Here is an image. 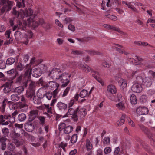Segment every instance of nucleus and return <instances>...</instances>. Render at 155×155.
<instances>
[{"instance_id":"obj_1","label":"nucleus","mask_w":155,"mask_h":155,"mask_svg":"<svg viewBox=\"0 0 155 155\" xmlns=\"http://www.w3.org/2000/svg\"><path fill=\"white\" fill-rule=\"evenodd\" d=\"M1 3L3 5L1 9L2 13H3L5 11L10 10L14 4L13 1L9 0H1Z\"/></svg>"},{"instance_id":"obj_2","label":"nucleus","mask_w":155,"mask_h":155,"mask_svg":"<svg viewBox=\"0 0 155 155\" xmlns=\"http://www.w3.org/2000/svg\"><path fill=\"white\" fill-rule=\"evenodd\" d=\"M138 126L140 129L147 136L150 141H152L153 142L154 141V136L147 127L140 124H138Z\"/></svg>"},{"instance_id":"obj_3","label":"nucleus","mask_w":155,"mask_h":155,"mask_svg":"<svg viewBox=\"0 0 155 155\" xmlns=\"http://www.w3.org/2000/svg\"><path fill=\"white\" fill-rule=\"evenodd\" d=\"M70 75L66 73H62L59 78L60 81L62 84L61 86V87H65L69 83Z\"/></svg>"},{"instance_id":"obj_4","label":"nucleus","mask_w":155,"mask_h":155,"mask_svg":"<svg viewBox=\"0 0 155 155\" xmlns=\"http://www.w3.org/2000/svg\"><path fill=\"white\" fill-rule=\"evenodd\" d=\"M47 86L53 91V98H55L58 93L57 90L59 86V84L57 83L54 81H52L49 82L47 84Z\"/></svg>"},{"instance_id":"obj_5","label":"nucleus","mask_w":155,"mask_h":155,"mask_svg":"<svg viewBox=\"0 0 155 155\" xmlns=\"http://www.w3.org/2000/svg\"><path fill=\"white\" fill-rule=\"evenodd\" d=\"M62 74V71L60 68H54L50 72V74L53 79L59 80Z\"/></svg>"},{"instance_id":"obj_6","label":"nucleus","mask_w":155,"mask_h":155,"mask_svg":"<svg viewBox=\"0 0 155 155\" xmlns=\"http://www.w3.org/2000/svg\"><path fill=\"white\" fill-rule=\"evenodd\" d=\"M10 118L11 114L8 113L0 115V122L2 123V125H8L10 123L9 120Z\"/></svg>"},{"instance_id":"obj_7","label":"nucleus","mask_w":155,"mask_h":155,"mask_svg":"<svg viewBox=\"0 0 155 155\" xmlns=\"http://www.w3.org/2000/svg\"><path fill=\"white\" fill-rule=\"evenodd\" d=\"M78 108H77L75 109V107H72L68 108V111L66 114L69 115H72V118L73 119L74 121L77 122L78 121L77 116V115Z\"/></svg>"},{"instance_id":"obj_8","label":"nucleus","mask_w":155,"mask_h":155,"mask_svg":"<svg viewBox=\"0 0 155 155\" xmlns=\"http://www.w3.org/2000/svg\"><path fill=\"white\" fill-rule=\"evenodd\" d=\"M12 84L10 82H7L2 85L1 87V89H3V91L4 93H9L11 91Z\"/></svg>"},{"instance_id":"obj_9","label":"nucleus","mask_w":155,"mask_h":155,"mask_svg":"<svg viewBox=\"0 0 155 155\" xmlns=\"http://www.w3.org/2000/svg\"><path fill=\"white\" fill-rule=\"evenodd\" d=\"M131 90L134 92L140 93L142 91V87L141 84L135 83L132 86Z\"/></svg>"},{"instance_id":"obj_10","label":"nucleus","mask_w":155,"mask_h":155,"mask_svg":"<svg viewBox=\"0 0 155 155\" xmlns=\"http://www.w3.org/2000/svg\"><path fill=\"white\" fill-rule=\"evenodd\" d=\"M77 108H78V111L77 115V116L78 120L79 117L82 118L86 115L87 114V110L85 108H81L79 109L78 107H77Z\"/></svg>"},{"instance_id":"obj_11","label":"nucleus","mask_w":155,"mask_h":155,"mask_svg":"<svg viewBox=\"0 0 155 155\" xmlns=\"http://www.w3.org/2000/svg\"><path fill=\"white\" fill-rule=\"evenodd\" d=\"M136 111L139 115L146 114L148 112V110L145 107H139L137 108Z\"/></svg>"},{"instance_id":"obj_12","label":"nucleus","mask_w":155,"mask_h":155,"mask_svg":"<svg viewBox=\"0 0 155 155\" xmlns=\"http://www.w3.org/2000/svg\"><path fill=\"white\" fill-rule=\"evenodd\" d=\"M32 121H29L28 122L26 123L24 125L25 129L28 132H32L34 129V125L33 124Z\"/></svg>"},{"instance_id":"obj_13","label":"nucleus","mask_w":155,"mask_h":155,"mask_svg":"<svg viewBox=\"0 0 155 155\" xmlns=\"http://www.w3.org/2000/svg\"><path fill=\"white\" fill-rule=\"evenodd\" d=\"M21 102L18 103V107L20 108L27 107L28 106L27 103H28V100L23 95L21 96Z\"/></svg>"},{"instance_id":"obj_14","label":"nucleus","mask_w":155,"mask_h":155,"mask_svg":"<svg viewBox=\"0 0 155 155\" xmlns=\"http://www.w3.org/2000/svg\"><path fill=\"white\" fill-rule=\"evenodd\" d=\"M28 121H32L38 116V110H33L30 112Z\"/></svg>"},{"instance_id":"obj_15","label":"nucleus","mask_w":155,"mask_h":155,"mask_svg":"<svg viewBox=\"0 0 155 155\" xmlns=\"http://www.w3.org/2000/svg\"><path fill=\"white\" fill-rule=\"evenodd\" d=\"M78 66L83 71L89 73L92 70V68L87 64H80L78 65Z\"/></svg>"},{"instance_id":"obj_16","label":"nucleus","mask_w":155,"mask_h":155,"mask_svg":"<svg viewBox=\"0 0 155 155\" xmlns=\"http://www.w3.org/2000/svg\"><path fill=\"white\" fill-rule=\"evenodd\" d=\"M28 66V64L26 65V67L24 70V76L26 78H28L31 76V74L32 71L31 67L27 68Z\"/></svg>"},{"instance_id":"obj_17","label":"nucleus","mask_w":155,"mask_h":155,"mask_svg":"<svg viewBox=\"0 0 155 155\" xmlns=\"http://www.w3.org/2000/svg\"><path fill=\"white\" fill-rule=\"evenodd\" d=\"M7 138L5 137H1L0 138V143L1 146V149L4 150L6 147V141Z\"/></svg>"},{"instance_id":"obj_18","label":"nucleus","mask_w":155,"mask_h":155,"mask_svg":"<svg viewBox=\"0 0 155 155\" xmlns=\"http://www.w3.org/2000/svg\"><path fill=\"white\" fill-rule=\"evenodd\" d=\"M25 95L26 97L28 99V100L31 101L32 98H34L35 96L36 95L35 92L27 90Z\"/></svg>"},{"instance_id":"obj_19","label":"nucleus","mask_w":155,"mask_h":155,"mask_svg":"<svg viewBox=\"0 0 155 155\" xmlns=\"http://www.w3.org/2000/svg\"><path fill=\"white\" fill-rule=\"evenodd\" d=\"M57 107L61 111L65 110L67 108V105L61 102H58L57 104Z\"/></svg>"},{"instance_id":"obj_20","label":"nucleus","mask_w":155,"mask_h":155,"mask_svg":"<svg viewBox=\"0 0 155 155\" xmlns=\"http://www.w3.org/2000/svg\"><path fill=\"white\" fill-rule=\"evenodd\" d=\"M144 86L147 87H150L152 85L151 79L149 77H145L143 83Z\"/></svg>"},{"instance_id":"obj_21","label":"nucleus","mask_w":155,"mask_h":155,"mask_svg":"<svg viewBox=\"0 0 155 155\" xmlns=\"http://www.w3.org/2000/svg\"><path fill=\"white\" fill-rule=\"evenodd\" d=\"M8 102L7 99H4L2 101V104L0 107L1 112L2 113H4L5 111L6 105Z\"/></svg>"},{"instance_id":"obj_22","label":"nucleus","mask_w":155,"mask_h":155,"mask_svg":"<svg viewBox=\"0 0 155 155\" xmlns=\"http://www.w3.org/2000/svg\"><path fill=\"white\" fill-rule=\"evenodd\" d=\"M107 90L113 94H115L117 91L115 86L112 85H109L107 86Z\"/></svg>"},{"instance_id":"obj_23","label":"nucleus","mask_w":155,"mask_h":155,"mask_svg":"<svg viewBox=\"0 0 155 155\" xmlns=\"http://www.w3.org/2000/svg\"><path fill=\"white\" fill-rule=\"evenodd\" d=\"M13 142L16 145V147H19L20 145L23 144L24 142L23 139H21L19 140L17 139L12 140Z\"/></svg>"},{"instance_id":"obj_24","label":"nucleus","mask_w":155,"mask_h":155,"mask_svg":"<svg viewBox=\"0 0 155 155\" xmlns=\"http://www.w3.org/2000/svg\"><path fill=\"white\" fill-rule=\"evenodd\" d=\"M24 89L23 86L18 87L14 89L12 91V92L20 94L24 91Z\"/></svg>"},{"instance_id":"obj_25","label":"nucleus","mask_w":155,"mask_h":155,"mask_svg":"<svg viewBox=\"0 0 155 155\" xmlns=\"http://www.w3.org/2000/svg\"><path fill=\"white\" fill-rule=\"evenodd\" d=\"M36 84L35 82H31L29 84L28 89L27 90L35 92V87Z\"/></svg>"},{"instance_id":"obj_26","label":"nucleus","mask_w":155,"mask_h":155,"mask_svg":"<svg viewBox=\"0 0 155 155\" xmlns=\"http://www.w3.org/2000/svg\"><path fill=\"white\" fill-rule=\"evenodd\" d=\"M18 112L17 110H15L11 115V118L9 119L10 123H13L15 121V117L18 114Z\"/></svg>"},{"instance_id":"obj_27","label":"nucleus","mask_w":155,"mask_h":155,"mask_svg":"<svg viewBox=\"0 0 155 155\" xmlns=\"http://www.w3.org/2000/svg\"><path fill=\"white\" fill-rule=\"evenodd\" d=\"M125 114H123L120 118V119L116 122V124L118 125V126H120L123 124L125 121Z\"/></svg>"},{"instance_id":"obj_28","label":"nucleus","mask_w":155,"mask_h":155,"mask_svg":"<svg viewBox=\"0 0 155 155\" xmlns=\"http://www.w3.org/2000/svg\"><path fill=\"white\" fill-rule=\"evenodd\" d=\"M88 91L85 89L82 90L79 94V96L81 98L86 97L88 96Z\"/></svg>"},{"instance_id":"obj_29","label":"nucleus","mask_w":155,"mask_h":155,"mask_svg":"<svg viewBox=\"0 0 155 155\" xmlns=\"http://www.w3.org/2000/svg\"><path fill=\"white\" fill-rule=\"evenodd\" d=\"M23 13L25 16L28 17L32 15L33 13V12L32 10L29 8L24 11Z\"/></svg>"},{"instance_id":"obj_30","label":"nucleus","mask_w":155,"mask_h":155,"mask_svg":"<svg viewBox=\"0 0 155 155\" xmlns=\"http://www.w3.org/2000/svg\"><path fill=\"white\" fill-rule=\"evenodd\" d=\"M29 56L27 54H22V57L21 58V62L22 63H26L29 60Z\"/></svg>"},{"instance_id":"obj_31","label":"nucleus","mask_w":155,"mask_h":155,"mask_svg":"<svg viewBox=\"0 0 155 155\" xmlns=\"http://www.w3.org/2000/svg\"><path fill=\"white\" fill-rule=\"evenodd\" d=\"M45 95V94L43 89H40L37 94V96L41 99L43 98Z\"/></svg>"},{"instance_id":"obj_32","label":"nucleus","mask_w":155,"mask_h":155,"mask_svg":"<svg viewBox=\"0 0 155 155\" xmlns=\"http://www.w3.org/2000/svg\"><path fill=\"white\" fill-rule=\"evenodd\" d=\"M7 74L9 76L12 77L13 79L15 78L16 77L17 73L15 71L14 69H12L7 72Z\"/></svg>"},{"instance_id":"obj_33","label":"nucleus","mask_w":155,"mask_h":155,"mask_svg":"<svg viewBox=\"0 0 155 155\" xmlns=\"http://www.w3.org/2000/svg\"><path fill=\"white\" fill-rule=\"evenodd\" d=\"M26 118V116L24 113H22L19 114L18 117V119L20 122H23L25 120Z\"/></svg>"},{"instance_id":"obj_34","label":"nucleus","mask_w":155,"mask_h":155,"mask_svg":"<svg viewBox=\"0 0 155 155\" xmlns=\"http://www.w3.org/2000/svg\"><path fill=\"white\" fill-rule=\"evenodd\" d=\"M73 129V128L72 126L70 125L66 126L64 130V132L66 134H68L71 132Z\"/></svg>"},{"instance_id":"obj_35","label":"nucleus","mask_w":155,"mask_h":155,"mask_svg":"<svg viewBox=\"0 0 155 155\" xmlns=\"http://www.w3.org/2000/svg\"><path fill=\"white\" fill-rule=\"evenodd\" d=\"M31 101H32L35 104L38 105L41 103V99L36 95L35 96L34 98H33Z\"/></svg>"},{"instance_id":"obj_36","label":"nucleus","mask_w":155,"mask_h":155,"mask_svg":"<svg viewBox=\"0 0 155 155\" xmlns=\"http://www.w3.org/2000/svg\"><path fill=\"white\" fill-rule=\"evenodd\" d=\"M130 100L132 104L135 105L137 103V99L136 95L134 94H132L130 96Z\"/></svg>"},{"instance_id":"obj_37","label":"nucleus","mask_w":155,"mask_h":155,"mask_svg":"<svg viewBox=\"0 0 155 155\" xmlns=\"http://www.w3.org/2000/svg\"><path fill=\"white\" fill-rule=\"evenodd\" d=\"M18 29L25 30L26 28L27 23L25 22L23 23L19 22L18 24Z\"/></svg>"},{"instance_id":"obj_38","label":"nucleus","mask_w":155,"mask_h":155,"mask_svg":"<svg viewBox=\"0 0 155 155\" xmlns=\"http://www.w3.org/2000/svg\"><path fill=\"white\" fill-rule=\"evenodd\" d=\"M85 51L90 55H100L101 54L100 52L93 50H86Z\"/></svg>"},{"instance_id":"obj_39","label":"nucleus","mask_w":155,"mask_h":155,"mask_svg":"<svg viewBox=\"0 0 155 155\" xmlns=\"http://www.w3.org/2000/svg\"><path fill=\"white\" fill-rule=\"evenodd\" d=\"M15 59L13 58L10 57L8 58L6 61V64L7 65L12 64L15 62Z\"/></svg>"},{"instance_id":"obj_40","label":"nucleus","mask_w":155,"mask_h":155,"mask_svg":"<svg viewBox=\"0 0 155 155\" xmlns=\"http://www.w3.org/2000/svg\"><path fill=\"white\" fill-rule=\"evenodd\" d=\"M40 70L41 69L39 68H36L34 69V75L35 77H37L41 75Z\"/></svg>"},{"instance_id":"obj_41","label":"nucleus","mask_w":155,"mask_h":155,"mask_svg":"<svg viewBox=\"0 0 155 155\" xmlns=\"http://www.w3.org/2000/svg\"><path fill=\"white\" fill-rule=\"evenodd\" d=\"M71 53L72 54L76 56L82 55L83 54V52L81 51L72 49Z\"/></svg>"},{"instance_id":"obj_42","label":"nucleus","mask_w":155,"mask_h":155,"mask_svg":"<svg viewBox=\"0 0 155 155\" xmlns=\"http://www.w3.org/2000/svg\"><path fill=\"white\" fill-rule=\"evenodd\" d=\"M2 132L4 136L2 137H5L6 138L8 137L9 134V130L6 127H4L2 129Z\"/></svg>"},{"instance_id":"obj_43","label":"nucleus","mask_w":155,"mask_h":155,"mask_svg":"<svg viewBox=\"0 0 155 155\" xmlns=\"http://www.w3.org/2000/svg\"><path fill=\"white\" fill-rule=\"evenodd\" d=\"M109 29L114 30L119 33H122V31L119 28L113 25H109Z\"/></svg>"},{"instance_id":"obj_44","label":"nucleus","mask_w":155,"mask_h":155,"mask_svg":"<svg viewBox=\"0 0 155 155\" xmlns=\"http://www.w3.org/2000/svg\"><path fill=\"white\" fill-rule=\"evenodd\" d=\"M21 32L19 31H16L15 33V36L17 40L19 41L22 37Z\"/></svg>"},{"instance_id":"obj_45","label":"nucleus","mask_w":155,"mask_h":155,"mask_svg":"<svg viewBox=\"0 0 155 155\" xmlns=\"http://www.w3.org/2000/svg\"><path fill=\"white\" fill-rule=\"evenodd\" d=\"M45 95L48 100H50L51 99L52 96L53 97V91L51 92L50 91H49L46 92Z\"/></svg>"},{"instance_id":"obj_46","label":"nucleus","mask_w":155,"mask_h":155,"mask_svg":"<svg viewBox=\"0 0 155 155\" xmlns=\"http://www.w3.org/2000/svg\"><path fill=\"white\" fill-rule=\"evenodd\" d=\"M22 63L21 62H20L18 63L16 68V69L17 70L21 71L23 70L25 68V66L22 64Z\"/></svg>"},{"instance_id":"obj_47","label":"nucleus","mask_w":155,"mask_h":155,"mask_svg":"<svg viewBox=\"0 0 155 155\" xmlns=\"http://www.w3.org/2000/svg\"><path fill=\"white\" fill-rule=\"evenodd\" d=\"M11 100L13 101H16L20 99V97L16 94H13L11 96Z\"/></svg>"},{"instance_id":"obj_48","label":"nucleus","mask_w":155,"mask_h":155,"mask_svg":"<svg viewBox=\"0 0 155 155\" xmlns=\"http://www.w3.org/2000/svg\"><path fill=\"white\" fill-rule=\"evenodd\" d=\"M147 97L146 95H143L140 97V103L144 104L147 101Z\"/></svg>"},{"instance_id":"obj_49","label":"nucleus","mask_w":155,"mask_h":155,"mask_svg":"<svg viewBox=\"0 0 155 155\" xmlns=\"http://www.w3.org/2000/svg\"><path fill=\"white\" fill-rule=\"evenodd\" d=\"M116 106L118 109H120L122 110H124L125 108L124 103L122 102H120L116 104Z\"/></svg>"},{"instance_id":"obj_50","label":"nucleus","mask_w":155,"mask_h":155,"mask_svg":"<svg viewBox=\"0 0 155 155\" xmlns=\"http://www.w3.org/2000/svg\"><path fill=\"white\" fill-rule=\"evenodd\" d=\"M78 138V135L76 134H74L72 136L71 141L73 144L75 143L77 141Z\"/></svg>"},{"instance_id":"obj_51","label":"nucleus","mask_w":155,"mask_h":155,"mask_svg":"<svg viewBox=\"0 0 155 155\" xmlns=\"http://www.w3.org/2000/svg\"><path fill=\"white\" fill-rule=\"evenodd\" d=\"M105 16L107 17L110 20H112L113 21H116L117 19V16L115 15H111L110 14L105 15Z\"/></svg>"},{"instance_id":"obj_52","label":"nucleus","mask_w":155,"mask_h":155,"mask_svg":"<svg viewBox=\"0 0 155 155\" xmlns=\"http://www.w3.org/2000/svg\"><path fill=\"white\" fill-rule=\"evenodd\" d=\"M67 145L68 144L67 143L61 142L59 144L58 147L59 148L61 147L64 152H66V150L65 147L67 146Z\"/></svg>"},{"instance_id":"obj_53","label":"nucleus","mask_w":155,"mask_h":155,"mask_svg":"<svg viewBox=\"0 0 155 155\" xmlns=\"http://www.w3.org/2000/svg\"><path fill=\"white\" fill-rule=\"evenodd\" d=\"M26 78L24 76H23L21 74L17 78L16 81L18 82L22 83L23 82V81H25Z\"/></svg>"},{"instance_id":"obj_54","label":"nucleus","mask_w":155,"mask_h":155,"mask_svg":"<svg viewBox=\"0 0 155 155\" xmlns=\"http://www.w3.org/2000/svg\"><path fill=\"white\" fill-rule=\"evenodd\" d=\"M86 147L88 151H90L92 147V144L88 140H86Z\"/></svg>"},{"instance_id":"obj_55","label":"nucleus","mask_w":155,"mask_h":155,"mask_svg":"<svg viewBox=\"0 0 155 155\" xmlns=\"http://www.w3.org/2000/svg\"><path fill=\"white\" fill-rule=\"evenodd\" d=\"M66 124L64 123H60L58 126V129L59 131H62L63 129L64 130L66 126Z\"/></svg>"},{"instance_id":"obj_56","label":"nucleus","mask_w":155,"mask_h":155,"mask_svg":"<svg viewBox=\"0 0 155 155\" xmlns=\"http://www.w3.org/2000/svg\"><path fill=\"white\" fill-rule=\"evenodd\" d=\"M6 62L3 60H0V69H3L6 67Z\"/></svg>"},{"instance_id":"obj_57","label":"nucleus","mask_w":155,"mask_h":155,"mask_svg":"<svg viewBox=\"0 0 155 155\" xmlns=\"http://www.w3.org/2000/svg\"><path fill=\"white\" fill-rule=\"evenodd\" d=\"M38 118L41 125H44L45 122V117L43 116H40L38 117Z\"/></svg>"},{"instance_id":"obj_58","label":"nucleus","mask_w":155,"mask_h":155,"mask_svg":"<svg viewBox=\"0 0 155 155\" xmlns=\"http://www.w3.org/2000/svg\"><path fill=\"white\" fill-rule=\"evenodd\" d=\"M70 89V87H68L64 91L62 96L63 97H64L66 96L68 94Z\"/></svg>"},{"instance_id":"obj_59","label":"nucleus","mask_w":155,"mask_h":155,"mask_svg":"<svg viewBox=\"0 0 155 155\" xmlns=\"http://www.w3.org/2000/svg\"><path fill=\"white\" fill-rule=\"evenodd\" d=\"M111 148L109 147H105L104 150V153L105 154H107L110 153L111 151Z\"/></svg>"},{"instance_id":"obj_60","label":"nucleus","mask_w":155,"mask_h":155,"mask_svg":"<svg viewBox=\"0 0 155 155\" xmlns=\"http://www.w3.org/2000/svg\"><path fill=\"white\" fill-rule=\"evenodd\" d=\"M91 72L93 73L92 74V76L95 79H96L97 78V76H100V74L98 72L95 71L93 70V69L91 70Z\"/></svg>"},{"instance_id":"obj_61","label":"nucleus","mask_w":155,"mask_h":155,"mask_svg":"<svg viewBox=\"0 0 155 155\" xmlns=\"http://www.w3.org/2000/svg\"><path fill=\"white\" fill-rule=\"evenodd\" d=\"M8 149L10 151H13L14 150L15 147L13 144L9 143L8 146Z\"/></svg>"},{"instance_id":"obj_62","label":"nucleus","mask_w":155,"mask_h":155,"mask_svg":"<svg viewBox=\"0 0 155 155\" xmlns=\"http://www.w3.org/2000/svg\"><path fill=\"white\" fill-rule=\"evenodd\" d=\"M143 80L142 77L138 76L136 78L137 83L141 84L143 83Z\"/></svg>"},{"instance_id":"obj_63","label":"nucleus","mask_w":155,"mask_h":155,"mask_svg":"<svg viewBox=\"0 0 155 155\" xmlns=\"http://www.w3.org/2000/svg\"><path fill=\"white\" fill-rule=\"evenodd\" d=\"M20 134L18 133H16L15 131H14L12 135V140H14V139H16L18 137H20Z\"/></svg>"},{"instance_id":"obj_64","label":"nucleus","mask_w":155,"mask_h":155,"mask_svg":"<svg viewBox=\"0 0 155 155\" xmlns=\"http://www.w3.org/2000/svg\"><path fill=\"white\" fill-rule=\"evenodd\" d=\"M110 143V140L108 137H104L103 139V143L104 144H109Z\"/></svg>"}]
</instances>
